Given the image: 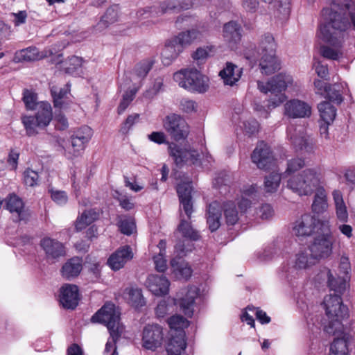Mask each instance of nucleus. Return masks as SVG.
Wrapping results in <instances>:
<instances>
[{
  "mask_svg": "<svg viewBox=\"0 0 355 355\" xmlns=\"http://www.w3.org/2000/svg\"><path fill=\"white\" fill-rule=\"evenodd\" d=\"M324 24L320 27V37L327 44L320 46V53L325 58L338 60L343 55V44L351 24L355 28V3L350 1L339 11L334 5L322 10Z\"/></svg>",
  "mask_w": 355,
  "mask_h": 355,
  "instance_id": "1",
  "label": "nucleus"
},
{
  "mask_svg": "<svg viewBox=\"0 0 355 355\" xmlns=\"http://www.w3.org/2000/svg\"><path fill=\"white\" fill-rule=\"evenodd\" d=\"M293 80L291 76L279 73L267 83L257 81V87L261 92L263 94L270 92L272 96L268 100L267 105L269 109L279 106L285 101L286 96L283 92L289 85L293 83Z\"/></svg>",
  "mask_w": 355,
  "mask_h": 355,
  "instance_id": "2",
  "label": "nucleus"
},
{
  "mask_svg": "<svg viewBox=\"0 0 355 355\" xmlns=\"http://www.w3.org/2000/svg\"><path fill=\"white\" fill-rule=\"evenodd\" d=\"M323 304L329 320L324 329L329 334L334 335L341 329L340 319L347 315V308L343 304L339 295H327L324 299Z\"/></svg>",
  "mask_w": 355,
  "mask_h": 355,
  "instance_id": "3",
  "label": "nucleus"
},
{
  "mask_svg": "<svg viewBox=\"0 0 355 355\" xmlns=\"http://www.w3.org/2000/svg\"><path fill=\"white\" fill-rule=\"evenodd\" d=\"M178 85L191 92L203 94L209 88V78L196 69H183L173 74Z\"/></svg>",
  "mask_w": 355,
  "mask_h": 355,
  "instance_id": "4",
  "label": "nucleus"
},
{
  "mask_svg": "<svg viewBox=\"0 0 355 355\" xmlns=\"http://www.w3.org/2000/svg\"><path fill=\"white\" fill-rule=\"evenodd\" d=\"M320 225L322 234L314 238L313 241L309 248L310 252L317 261L331 256L334 241L330 230L329 222L328 220H322L320 222Z\"/></svg>",
  "mask_w": 355,
  "mask_h": 355,
  "instance_id": "5",
  "label": "nucleus"
},
{
  "mask_svg": "<svg viewBox=\"0 0 355 355\" xmlns=\"http://www.w3.org/2000/svg\"><path fill=\"white\" fill-rule=\"evenodd\" d=\"M52 119V109L47 102L40 104V110L35 116H25L22 118V123L28 136L37 133V129L46 128Z\"/></svg>",
  "mask_w": 355,
  "mask_h": 355,
  "instance_id": "6",
  "label": "nucleus"
},
{
  "mask_svg": "<svg viewBox=\"0 0 355 355\" xmlns=\"http://www.w3.org/2000/svg\"><path fill=\"white\" fill-rule=\"evenodd\" d=\"M93 322H100L105 324L107 327L110 334L116 336L115 331L121 329L123 331L124 327L120 322V313L116 309L114 304H105L97 313H96L91 319Z\"/></svg>",
  "mask_w": 355,
  "mask_h": 355,
  "instance_id": "7",
  "label": "nucleus"
},
{
  "mask_svg": "<svg viewBox=\"0 0 355 355\" xmlns=\"http://www.w3.org/2000/svg\"><path fill=\"white\" fill-rule=\"evenodd\" d=\"M163 127L171 139L176 141L187 138L190 128L186 120L179 114H170L163 119Z\"/></svg>",
  "mask_w": 355,
  "mask_h": 355,
  "instance_id": "8",
  "label": "nucleus"
},
{
  "mask_svg": "<svg viewBox=\"0 0 355 355\" xmlns=\"http://www.w3.org/2000/svg\"><path fill=\"white\" fill-rule=\"evenodd\" d=\"M168 149L170 155L179 167L184 164H197L199 162V153L189 146L171 144Z\"/></svg>",
  "mask_w": 355,
  "mask_h": 355,
  "instance_id": "9",
  "label": "nucleus"
},
{
  "mask_svg": "<svg viewBox=\"0 0 355 355\" xmlns=\"http://www.w3.org/2000/svg\"><path fill=\"white\" fill-rule=\"evenodd\" d=\"M288 138L296 151L312 153L314 150L313 139L304 132L303 127L291 125L288 128Z\"/></svg>",
  "mask_w": 355,
  "mask_h": 355,
  "instance_id": "10",
  "label": "nucleus"
},
{
  "mask_svg": "<svg viewBox=\"0 0 355 355\" xmlns=\"http://www.w3.org/2000/svg\"><path fill=\"white\" fill-rule=\"evenodd\" d=\"M163 329L158 324L146 325L142 334V346L148 350L155 351L162 345Z\"/></svg>",
  "mask_w": 355,
  "mask_h": 355,
  "instance_id": "11",
  "label": "nucleus"
},
{
  "mask_svg": "<svg viewBox=\"0 0 355 355\" xmlns=\"http://www.w3.org/2000/svg\"><path fill=\"white\" fill-rule=\"evenodd\" d=\"M284 115L291 119L309 118L311 115V107L304 101L291 99L284 104Z\"/></svg>",
  "mask_w": 355,
  "mask_h": 355,
  "instance_id": "12",
  "label": "nucleus"
},
{
  "mask_svg": "<svg viewBox=\"0 0 355 355\" xmlns=\"http://www.w3.org/2000/svg\"><path fill=\"white\" fill-rule=\"evenodd\" d=\"M252 161L260 169H268L274 163V157L270 147L263 141L259 142L253 150Z\"/></svg>",
  "mask_w": 355,
  "mask_h": 355,
  "instance_id": "13",
  "label": "nucleus"
},
{
  "mask_svg": "<svg viewBox=\"0 0 355 355\" xmlns=\"http://www.w3.org/2000/svg\"><path fill=\"white\" fill-rule=\"evenodd\" d=\"M40 246L45 252L47 261L52 263L59 260L66 254L64 245L49 237H44L40 241Z\"/></svg>",
  "mask_w": 355,
  "mask_h": 355,
  "instance_id": "14",
  "label": "nucleus"
},
{
  "mask_svg": "<svg viewBox=\"0 0 355 355\" xmlns=\"http://www.w3.org/2000/svg\"><path fill=\"white\" fill-rule=\"evenodd\" d=\"M315 227L316 219L310 214H305L295 222L293 231L298 237H306L315 232Z\"/></svg>",
  "mask_w": 355,
  "mask_h": 355,
  "instance_id": "15",
  "label": "nucleus"
},
{
  "mask_svg": "<svg viewBox=\"0 0 355 355\" xmlns=\"http://www.w3.org/2000/svg\"><path fill=\"white\" fill-rule=\"evenodd\" d=\"M242 27L235 21L225 23L223 28V37L231 49H234L241 42Z\"/></svg>",
  "mask_w": 355,
  "mask_h": 355,
  "instance_id": "16",
  "label": "nucleus"
},
{
  "mask_svg": "<svg viewBox=\"0 0 355 355\" xmlns=\"http://www.w3.org/2000/svg\"><path fill=\"white\" fill-rule=\"evenodd\" d=\"M133 257L132 249L128 245L120 248L113 253L107 260V264L114 270L122 268L127 261Z\"/></svg>",
  "mask_w": 355,
  "mask_h": 355,
  "instance_id": "17",
  "label": "nucleus"
},
{
  "mask_svg": "<svg viewBox=\"0 0 355 355\" xmlns=\"http://www.w3.org/2000/svg\"><path fill=\"white\" fill-rule=\"evenodd\" d=\"M78 289L77 286L65 284L60 288V302L65 309H73L78 305Z\"/></svg>",
  "mask_w": 355,
  "mask_h": 355,
  "instance_id": "18",
  "label": "nucleus"
},
{
  "mask_svg": "<svg viewBox=\"0 0 355 355\" xmlns=\"http://www.w3.org/2000/svg\"><path fill=\"white\" fill-rule=\"evenodd\" d=\"M149 290L157 296L168 293L170 282L164 275H150L146 282Z\"/></svg>",
  "mask_w": 355,
  "mask_h": 355,
  "instance_id": "19",
  "label": "nucleus"
},
{
  "mask_svg": "<svg viewBox=\"0 0 355 355\" xmlns=\"http://www.w3.org/2000/svg\"><path fill=\"white\" fill-rule=\"evenodd\" d=\"M198 295L199 289L196 286H190L185 295L179 300L178 305L180 310L188 318H191L193 315L195 299Z\"/></svg>",
  "mask_w": 355,
  "mask_h": 355,
  "instance_id": "20",
  "label": "nucleus"
},
{
  "mask_svg": "<svg viewBox=\"0 0 355 355\" xmlns=\"http://www.w3.org/2000/svg\"><path fill=\"white\" fill-rule=\"evenodd\" d=\"M300 173L311 193V195H312L314 191L318 190V188L322 187L321 185L322 175L319 169L316 168H309L304 169Z\"/></svg>",
  "mask_w": 355,
  "mask_h": 355,
  "instance_id": "21",
  "label": "nucleus"
},
{
  "mask_svg": "<svg viewBox=\"0 0 355 355\" xmlns=\"http://www.w3.org/2000/svg\"><path fill=\"white\" fill-rule=\"evenodd\" d=\"M6 209L11 213L15 214L18 220H27L29 214L24 209L22 200L15 194H10L6 200Z\"/></svg>",
  "mask_w": 355,
  "mask_h": 355,
  "instance_id": "22",
  "label": "nucleus"
},
{
  "mask_svg": "<svg viewBox=\"0 0 355 355\" xmlns=\"http://www.w3.org/2000/svg\"><path fill=\"white\" fill-rule=\"evenodd\" d=\"M243 69L232 62H227L225 67L219 72L224 85L233 86L240 80Z\"/></svg>",
  "mask_w": 355,
  "mask_h": 355,
  "instance_id": "23",
  "label": "nucleus"
},
{
  "mask_svg": "<svg viewBox=\"0 0 355 355\" xmlns=\"http://www.w3.org/2000/svg\"><path fill=\"white\" fill-rule=\"evenodd\" d=\"M185 335L183 331H180L175 336H172L166 345V351L168 355H182L187 347Z\"/></svg>",
  "mask_w": 355,
  "mask_h": 355,
  "instance_id": "24",
  "label": "nucleus"
},
{
  "mask_svg": "<svg viewBox=\"0 0 355 355\" xmlns=\"http://www.w3.org/2000/svg\"><path fill=\"white\" fill-rule=\"evenodd\" d=\"M182 49L180 44L175 42L172 38L169 40L165 44V46L162 53V63L166 65H170L182 52Z\"/></svg>",
  "mask_w": 355,
  "mask_h": 355,
  "instance_id": "25",
  "label": "nucleus"
},
{
  "mask_svg": "<svg viewBox=\"0 0 355 355\" xmlns=\"http://www.w3.org/2000/svg\"><path fill=\"white\" fill-rule=\"evenodd\" d=\"M222 207L214 201L209 204L207 209V222L211 232L216 231L220 225Z\"/></svg>",
  "mask_w": 355,
  "mask_h": 355,
  "instance_id": "26",
  "label": "nucleus"
},
{
  "mask_svg": "<svg viewBox=\"0 0 355 355\" xmlns=\"http://www.w3.org/2000/svg\"><path fill=\"white\" fill-rule=\"evenodd\" d=\"M286 188L299 196H311V193L307 189L300 173L292 175L287 180Z\"/></svg>",
  "mask_w": 355,
  "mask_h": 355,
  "instance_id": "27",
  "label": "nucleus"
},
{
  "mask_svg": "<svg viewBox=\"0 0 355 355\" xmlns=\"http://www.w3.org/2000/svg\"><path fill=\"white\" fill-rule=\"evenodd\" d=\"M327 193L324 187L318 188L315 191L311 205L312 211L317 214H322L328 209Z\"/></svg>",
  "mask_w": 355,
  "mask_h": 355,
  "instance_id": "28",
  "label": "nucleus"
},
{
  "mask_svg": "<svg viewBox=\"0 0 355 355\" xmlns=\"http://www.w3.org/2000/svg\"><path fill=\"white\" fill-rule=\"evenodd\" d=\"M83 269L82 260L76 257L68 260L62 266L61 273L65 279L77 277Z\"/></svg>",
  "mask_w": 355,
  "mask_h": 355,
  "instance_id": "29",
  "label": "nucleus"
},
{
  "mask_svg": "<svg viewBox=\"0 0 355 355\" xmlns=\"http://www.w3.org/2000/svg\"><path fill=\"white\" fill-rule=\"evenodd\" d=\"M316 262V259L310 252L309 249H308L301 251L295 255L293 262V267L295 270H304L312 266Z\"/></svg>",
  "mask_w": 355,
  "mask_h": 355,
  "instance_id": "30",
  "label": "nucleus"
},
{
  "mask_svg": "<svg viewBox=\"0 0 355 355\" xmlns=\"http://www.w3.org/2000/svg\"><path fill=\"white\" fill-rule=\"evenodd\" d=\"M201 33L196 29H191L180 33L177 36L173 37L175 42L181 46L183 50L184 47L189 46L193 42L201 37Z\"/></svg>",
  "mask_w": 355,
  "mask_h": 355,
  "instance_id": "31",
  "label": "nucleus"
},
{
  "mask_svg": "<svg viewBox=\"0 0 355 355\" xmlns=\"http://www.w3.org/2000/svg\"><path fill=\"white\" fill-rule=\"evenodd\" d=\"M327 276L330 291L334 292L333 295H339L341 297L349 287L347 279L345 277H334L329 270L327 271Z\"/></svg>",
  "mask_w": 355,
  "mask_h": 355,
  "instance_id": "32",
  "label": "nucleus"
},
{
  "mask_svg": "<svg viewBox=\"0 0 355 355\" xmlns=\"http://www.w3.org/2000/svg\"><path fill=\"white\" fill-rule=\"evenodd\" d=\"M259 67L261 72L266 75H270L279 69V64L275 54L262 55L259 62Z\"/></svg>",
  "mask_w": 355,
  "mask_h": 355,
  "instance_id": "33",
  "label": "nucleus"
},
{
  "mask_svg": "<svg viewBox=\"0 0 355 355\" xmlns=\"http://www.w3.org/2000/svg\"><path fill=\"white\" fill-rule=\"evenodd\" d=\"M171 266L173 272L178 279L187 280L191 277L192 270L188 263L183 261H178L176 259H173L171 261Z\"/></svg>",
  "mask_w": 355,
  "mask_h": 355,
  "instance_id": "34",
  "label": "nucleus"
},
{
  "mask_svg": "<svg viewBox=\"0 0 355 355\" xmlns=\"http://www.w3.org/2000/svg\"><path fill=\"white\" fill-rule=\"evenodd\" d=\"M276 43L270 34L265 35L260 40L258 53L262 55L275 54Z\"/></svg>",
  "mask_w": 355,
  "mask_h": 355,
  "instance_id": "35",
  "label": "nucleus"
},
{
  "mask_svg": "<svg viewBox=\"0 0 355 355\" xmlns=\"http://www.w3.org/2000/svg\"><path fill=\"white\" fill-rule=\"evenodd\" d=\"M118 19V8L116 6H112L107 9L105 15L101 17L96 25V29L99 31L107 28L110 24L116 22Z\"/></svg>",
  "mask_w": 355,
  "mask_h": 355,
  "instance_id": "36",
  "label": "nucleus"
},
{
  "mask_svg": "<svg viewBox=\"0 0 355 355\" xmlns=\"http://www.w3.org/2000/svg\"><path fill=\"white\" fill-rule=\"evenodd\" d=\"M320 117L325 123L330 124L336 117V110L329 102L324 101L318 104Z\"/></svg>",
  "mask_w": 355,
  "mask_h": 355,
  "instance_id": "37",
  "label": "nucleus"
},
{
  "mask_svg": "<svg viewBox=\"0 0 355 355\" xmlns=\"http://www.w3.org/2000/svg\"><path fill=\"white\" fill-rule=\"evenodd\" d=\"M282 176L279 173L272 172L265 177L264 191L266 193H275L279 187Z\"/></svg>",
  "mask_w": 355,
  "mask_h": 355,
  "instance_id": "38",
  "label": "nucleus"
},
{
  "mask_svg": "<svg viewBox=\"0 0 355 355\" xmlns=\"http://www.w3.org/2000/svg\"><path fill=\"white\" fill-rule=\"evenodd\" d=\"M189 220H186L182 214H180V223L178 225V230L182 233V236L185 238L189 239L192 241H196L199 239V234L192 226L191 225Z\"/></svg>",
  "mask_w": 355,
  "mask_h": 355,
  "instance_id": "39",
  "label": "nucleus"
},
{
  "mask_svg": "<svg viewBox=\"0 0 355 355\" xmlns=\"http://www.w3.org/2000/svg\"><path fill=\"white\" fill-rule=\"evenodd\" d=\"M69 91V89L67 85L64 88H58L56 86H53L51 88V93L53 99V105L55 108L64 109L66 107V103L64 98Z\"/></svg>",
  "mask_w": 355,
  "mask_h": 355,
  "instance_id": "40",
  "label": "nucleus"
},
{
  "mask_svg": "<svg viewBox=\"0 0 355 355\" xmlns=\"http://www.w3.org/2000/svg\"><path fill=\"white\" fill-rule=\"evenodd\" d=\"M128 303L135 308L141 307L145 305V300L142 295L141 290L138 288H130L126 289Z\"/></svg>",
  "mask_w": 355,
  "mask_h": 355,
  "instance_id": "41",
  "label": "nucleus"
},
{
  "mask_svg": "<svg viewBox=\"0 0 355 355\" xmlns=\"http://www.w3.org/2000/svg\"><path fill=\"white\" fill-rule=\"evenodd\" d=\"M98 217V214L93 209L85 211L81 216L77 218L76 228L77 230H82L96 220Z\"/></svg>",
  "mask_w": 355,
  "mask_h": 355,
  "instance_id": "42",
  "label": "nucleus"
},
{
  "mask_svg": "<svg viewBox=\"0 0 355 355\" xmlns=\"http://www.w3.org/2000/svg\"><path fill=\"white\" fill-rule=\"evenodd\" d=\"M348 343L347 338H335L330 346L329 355H348Z\"/></svg>",
  "mask_w": 355,
  "mask_h": 355,
  "instance_id": "43",
  "label": "nucleus"
},
{
  "mask_svg": "<svg viewBox=\"0 0 355 355\" xmlns=\"http://www.w3.org/2000/svg\"><path fill=\"white\" fill-rule=\"evenodd\" d=\"M39 58L38 49L33 46L18 51L15 55V59L17 62L33 61Z\"/></svg>",
  "mask_w": 355,
  "mask_h": 355,
  "instance_id": "44",
  "label": "nucleus"
},
{
  "mask_svg": "<svg viewBox=\"0 0 355 355\" xmlns=\"http://www.w3.org/2000/svg\"><path fill=\"white\" fill-rule=\"evenodd\" d=\"M225 221L227 225H234L239 220V214L233 202H227L223 205Z\"/></svg>",
  "mask_w": 355,
  "mask_h": 355,
  "instance_id": "45",
  "label": "nucleus"
},
{
  "mask_svg": "<svg viewBox=\"0 0 355 355\" xmlns=\"http://www.w3.org/2000/svg\"><path fill=\"white\" fill-rule=\"evenodd\" d=\"M26 109L33 110L37 109L40 110V104L42 102H37V96L34 92L24 89L23 92L22 98Z\"/></svg>",
  "mask_w": 355,
  "mask_h": 355,
  "instance_id": "46",
  "label": "nucleus"
},
{
  "mask_svg": "<svg viewBox=\"0 0 355 355\" xmlns=\"http://www.w3.org/2000/svg\"><path fill=\"white\" fill-rule=\"evenodd\" d=\"M179 200L190 199L191 197V191L193 190L191 182L189 180L180 182L176 188Z\"/></svg>",
  "mask_w": 355,
  "mask_h": 355,
  "instance_id": "47",
  "label": "nucleus"
},
{
  "mask_svg": "<svg viewBox=\"0 0 355 355\" xmlns=\"http://www.w3.org/2000/svg\"><path fill=\"white\" fill-rule=\"evenodd\" d=\"M325 96L329 101L340 104L343 101V96L338 85H328L325 87Z\"/></svg>",
  "mask_w": 355,
  "mask_h": 355,
  "instance_id": "48",
  "label": "nucleus"
},
{
  "mask_svg": "<svg viewBox=\"0 0 355 355\" xmlns=\"http://www.w3.org/2000/svg\"><path fill=\"white\" fill-rule=\"evenodd\" d=\"M167 322L170 328L175 330H182L189 325V322L180 315L171 316Z\"/></svg>",
  "mask_w": 355,
  "mask_h": 355,
  "instance_id": "49",
  "label": "nucleus"
},
{
  "mask_svg": "<svg viewBox=\"0 0 355 355\" xmlns=\"http://www.w3.org/2000/svg\"><path fill=\"white\" fill-rule=\"evenodd\" d=\"M304 166V159L300 157L292 158L287 162V168L285 173L287 174L295 173Z\"/></svg>",
  "mask_w": 355,
  "mask_h": 355,
  "instance_id": "50",
  "label": "nucleus"
},
{
  "mask_svg": "<svg viewBox=\"0 0 355 355\" xmlns=\"http://www.w3.org/2000/svg\"><path fill=\"white\" fill-rule=\"evenodd\" d=\"M119 228L121 233L131 235L136 230L135 220L132 218L121 220L119 223Z\"/></svg>",
  "mask_w": 355,
  "mask_h": 355,
  "instance_id": "51",
  "label": "nucleus"
},
{
  "mask_svg": "<svg viewBox=\"0 0 355 355\" xmlns=\"http://www.w3.org/2000/svg\"><path fill=\"white\" fill-rule=\"evenodd\" d=\"M123 332V331H121V329L118 328V330L115 331L116 336H113V335L110 334V338L108 339L105 345V353H109L112 350H113L112 355H118V353L116 352V343L121 336Z\"/></svg>",
  "mask_w": 355,
  "mask_h": 355,
  "instance_id": "52",
  "label": "nucleus"
},
{
  "mask_svg": "<svg viewBox=\"0 0 355 355\" xmlns=\"http://www.w3.org/2000/svg\"><path fill=\"white\" fill-rule=\"evenodd\" d=\"M266 3H275V7L277 8L279 12L285 16L290 12L291 0H263Z\"/></svg>",
  "mask_w": 355,
  "mask_h": 355,
  "instance_id": "53",
  "label": "nucleus"
},
{
  "mask_svg": "<svg viewBox=\"0 0 355 355\" xmlns=\"http://www.w3.org/2000/svg\"><path fill=\"white\" fill-rule=\"evenodd\" d=\"M72 136L87 144L92 138V130L89 126L84 125L76 130Z\"/></svg>",
  "mask_w": 355,
  "mask_h": 355,
  "instance_id": "54",
  "label": "nucleus"
},
{
  "mask_svg": "<svg viewBox=\"0 0 355 355\" xmlns=\"http://www.w3.org/2000/svg\"><path fill=\"white\" fill-rule=\"evenodd\" d=\"M153 62L150 60H144L137 64L136 74L141 78L145 77L153 67Z\"/></svg>",
  "mask_w": 355,
  "mask_h": 355,
  "instance_id": "55",
  "label": "nucleus"
},
{
  "mask_svg": "<svg viewBox=\"0 0 355 355\" xmlns=\"http://www.w3.org/2000/svg\"><path fill=\"white\" fill-rule=\"evenodd\" d=\"M82 58L78 56H71L65 62L67 73H71L82 65Z\"/></svg>",
  "mask_w": 355,
  "mask_h": 355,
  "instance_id": "56",
  "label": "nucleus"
},
{
  "mask_svg": "<svg viewBox=\"0 0 355 355\" xmlns=\"http://www.w3.org/2000/svg\"><path fill=\"white\" fill-rule=\"evenodd\" d=\"M197 103L189 98H182L180 102V109L187 114L197 111Z\"/></svg>",
  "mask_w": 355,
  "mask_h": 355,
  "instance_id": "57",
  "label": "nucleus"
},
{
  "mask_svg": "<svg viewBox=\"0 0 355 355\" xmlns=\"http://www.w3.org/2000/svg\"><path fill=\"white\" fill-rule=\"evenodd\" d=\"M38 173L33 170L27 169L24 173V182L28 187H34L37 184Z\"/></svg>",
  "mask_w": 355,
  "mask_h": 355,
  "instance_id": "58",
  "label": "nucleus"
},
{
  "mask_svg": "<svg viewBox=\"0 0 355 355\" xmlns=\"http://www.w3.org/2000/svg\"><path fill=\"white\" fill-rule=\"evenodd\" d=\"M136 94V91L130 90L125 92L123 98L120 103V105L118 107V112L119 114H121L125 111V110L128 107L130 102L134 99Z\"/></svg>",
  "mask_w": 355,
  "mask_h": 355,
  "instance_id": "59",
  "label": "nucleus"
},
{
  "mask_svg": "<svg viewBox=\"0 0 355 355\" xmlns=\"http://www.w3.org/2000/svg\"><path fill=\"white\" fill-rule=\"evenodd\" d=\"M243 130L248 135H253L258 132L259 123L256 119L250 118L243 122Z\"/></svg>",
  "mask_w": 355,
  "mask_h": 355,
  "instance_id": "60",
  "label": "nucleus"
},
{
  "mask_svg": "<svg viewBox=\"0 0 355 355\" xmlns=\"http://www.w3.org/2000/svg\"><path fill=\"white\" fill-rule=\"evenodd\" d=\"M49 192L51 199L57 204L64 205L67 202L68 198L64 191L51 189Z\"/></svg>",
  "mask_w": 355,
  "mask_h": 355,
  "instance_id": "61",
  "label": "nucleus"
},
{
  "mask_svg": "<svg viewBox=\"0 0 355 355\" xmlns=\"http://www.w3.org/2000/svg\"><path fill=\"white\" fill-rule=\"evenodd\" d=\"M180 211H183L187 217L188 220L191 218V214L193 212V206L192 198L180 200Z\"/></svg>",
  "mask_w": 355,
  "mask_h": 355,
  "instance_id": "62",
  "label": "nucleus"
},
{
  "mask_svg": "<svg viewBox=\"0 0 355 355\" xmlns=\"http://www.w3.org/2000/svg\"><path fill=\"white\" fill-rule=\"evenodd\" d=\"M155 268L157 271L163 272L167 268L165 254L159 252V254L153 257Z\"/></svg>",
  "mask_w": 355,
  "mask_h": 355,
  "instance_id": "63",
  "label": "nucleus"
},
{
  "mask_svg": "<svg viewBox=\"0 0 355 355\" xmlns=\"http://www.w3.org/2000/svg\"><path fill=\"white\" fill-rule=\"evenodd\" d=\"M209 50L208 48H198L192 54V58L197 61L198 64L202 63L209 56Z\"/></svg>",
  "mask_w": 355,
  "mask_h": 355,
  "instance_id": "64",
  "label": "nucleus"
}]
</instances>
